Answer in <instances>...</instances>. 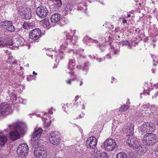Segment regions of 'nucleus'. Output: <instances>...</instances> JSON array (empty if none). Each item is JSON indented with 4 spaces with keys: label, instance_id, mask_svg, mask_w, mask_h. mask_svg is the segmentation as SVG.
Listing matches in <instances>:
<instances>
[{
    "label": "nucleus",
    "instance_id": "nucleus-61",
    "mask_svg": "<svg viewBox=\"0 0 158 158\" xmlns=\"http://www.w3.org/2000/svg\"><path fill=\"white\" fill-rule=\"evenodd\" d=\"M51 57H52V55H51Z\"/></svg>",
    "mask_w": 158,
    "mask_h": 158
},
{
    "label": "nucleus",
    "instance_id": "nucleus-25",
    "mask_svg": "<svg viewBox=\"0 0 158 158\" xmlns=\"http://www.w3.org/2000/svg\"><path fill=\"white\" fill-rule=\"evenodd\" d=\"M70 42L73 45L75 44L77 40V37L75 35L70 36L69 38Z\"/></svg>",
    "mask_w": 158,
    "mask_h": 158
},
{
    "label": "nucleus",
    "instance_id": "nucleus-38",
    "mask_svg": "<svg viewBox=\"0 0 158 158\" xmlns=\"http://www.w3.org/2000/svg\"><path fill=\"white\" fill-rule=\"evenodd\" d=\"M121 44L122 45V46H124V45H128L130 44L129 42L127 40H125L123 41L121 43Z\"/></svg>",
    "mask_w": 158,
    "mask_h": 158
},
{
    "label": "nucleus",
    "instance_id": "nucleus-22",
    "mask_svg": "<svg viewBox=\"0 0 158 158\" xmlns=\"http://www.w3.org/2000/svg\"><path fill=\"white\" fill-rule=\"evenodd\" d=\"M146 86L147 87V89L145 88H144V90L143 92V94L144 95L149 94V91L151 90L152 89V88L150 86H151V84L148 85L146 84L145 85V86Z\"/></svg>",
    "mask_w": 158,
    "mask_h": 158
},
{
    "label": "nucleus",
    "instance_id": "nucleus-50",
    "mask_svg": "<svg viewBox=\"0 0 158 158\" xmlns=\"http://www.w3.org/2000/svg\"><path fill=\"white\" fill-rule=\"evenodd\" d=\"M130 16H131V15H128L127 16V18H129L130 17Z\"/></svg>",
    "mask_w": 158,
    "mask_h": 158
},
{
    "label": "nucleus",
    "instance_id": "nucleus-18",
    "mask_svg": "<svg viewBox=\"0 0 158 158\" xmlns=\"http://www.w3.org/2000/svg\"><path fill=\"white\" fill-rule=\"evenodd\" d=\"M123 130L125 133L129 132V133L132 135L134 133V125L132 123H128L127 126L123 129Z\"/></svg>",
    "mask_w": 158,
    "mask_h": 158
},
{
    "label": "nucleus",
    "instance_id": "nucleus-49",
    "mask_svg": "<svg viewBox=\"0 0 158 158\" xmlns=\"http://www.w3.org/2000/svg\"><path fill=\"white\" fill-rule=\"evenodd\" d=\"M78 116H79V117H77V118H76V119H78V118H81V115H79Z\"/></svg>",
    "mask_w": 158,
    "mask_h": 158
},
{
    "label": "nucleus",
    "instance_id": "nucleus-30",
    "mask_svg": "<svg viewBox=\"0 0 158 158\" xmlns=\"http://www.w3.org/2000/svg\"><path fill=\"white\" fill-rule=\"evenodd\" d=\"M102 152L97 150H95L93 154L94 157L98 158Z\"/></svg>",
    "mask_w": 158,
    "mask_h": 158
},
{
    "label": "nucleus",
    "instance_id": "nucleus-52",
    "mask_svg": "<svg viewBox=\"0 0 158 158\" xmlns=\"http://www.w3.org/2000/svg\"><path fill=\"white\" fill-rule=\"evenodd\" d=\"M59 1L60 2L61 5L62 4V2L61 1V0H60Z\"/></svg>",
    "mask_w": 158,
    "mask_h": 158
},
{
    "label": "nucleus",
    "instance_id": "nucleus-41",
    "mask_svg": "<svg viewBox=\"0 0 158 158\" xmlns=\"http://www.w3.org/2000/svg\"><path fill=\"white\" fill-rule=\"evenodd\" d=\"M155 60L154 59H153V65L155 66H156L158 63V62L157 61H156V62L155 63Z\"/></svg>",
    "mask_w": 158,
    "mask_h": 158
},
{
    "label": "nucleus",
    "instance_id": "nucleus-1",
    "mask_svg": "<svg viewBox=\"0 0 158 158\" xmlns=\"http://www.w3.org/2000/svg\"><path fill=\"white\" fill-rule=\"evenodd\" d=\"M155 130V125L152 123H144L139 127V132L141 134L140 139L144 145L152 146L156 143V137L155 135L149 133L154 132Z\"/></svg>",
    "mask_w": 158,
    "mask_h": 158
},
{
    "label": "nucleus",
    "instance_id": "nucleus-23",
    "mask_svg": "<svg viewBox=\"0 0 158 158\" xmlns=\"http://www.w3.org/2000/svg\"><path fill=\"white\" fill-rule=\"evenodd\" d=\"M147 150V149L146 147H141L137 151V153L139 155H143L146 152Z\"/></svg>",
    "mask_w": 158,
    "mask_h": 158
},
{
    "label": "nucleus",
    "instance_id": "nucleus-9",
    "mask_svg": "<svg viewBox=\"0 0 158 158\" xmlns=\"http://www.w3.org/2000/svg\"><path fill=\"white\" fill-rule=\"evenodd\" d=\"M41 34V30L38 28H36L30 31L29 38L33 41L37 40L40 37Z\"/></svg>",
    "mask_w": 158,
    "mask_h": 158
},
{
    "label": "nucleus",
    "instance_id": "nucleus-5",
    "mask_svg": "<svg viewBox=\"0 0 158 158\" xmlns=\"http://www.w3.org/2000/svg\"><path fill=\"white\" fill-rule=\"evenodd\" d=\"M18 10L22 18L29 19L31 17V11L30 8H23L21 6L19 7Z\"/></svg>",
    "mask_w": 158,
    "mask_h": 158
},
{
    "label": "nucleus",
    "instance_id": "nucleus-20",
    "mask_svg": "<svg viewBox=\"0 0 158 158\" xmlns=\"http://www.w3.org/2000/svg\"><path fill=\"white\" fill-rule=\"evenodd\" d=\"M7 36H8L6 35H4L0 37V48L6 46V41Z\"/></svg>",
    "mask_w": 158,
    "mask_h": 158
},
{
    "label": "nucleus",
    "instance_id": "nucleus-46",
    "mask_svg": "<svg viewBox=\"0 0 158 158\" xmlns=\"http://www.w3.org/2000/svg\"><path fill=\"white\" fill-rule=\"evenodd\" d=\"M96 59L97 60H98V61L99 62H101V60H102V59L101 58H99V59H98V58L97 57H96Z\"/></svg>",
    "mask_w": 158,
    "mask_h": 158
},
{
    "label": "nucleus",
    "instance_id": "nucleus-21",
    "mask_svg": "<svg viewBox=\"0 0 158 158\" xmlns=\"http://www.w3.org/2000/svg\"><path fill=\"white\" fill-rule=\"evenodd\" d=\"M40 24L44 27H48L50 25V22L48 19L45 18L40 22Z\"/></svg>",
    "mask_w": 158,
    "mask_h": 158
},
{
    "label": "nucleus",
    "instance_id": "nucleus-62",
    "mask_svg": "<svg viewBox=\"0 0 158 158\" xmlns=\"http://www.w3.org/2000/svg\"><path fill=\"white\" fill-rule=\"evenodd\" d=\"M104 59H105V58H104V59H103V60H104Z\"/></svg>",
    "mask_w": 158,
    "mask_h": 158
},
{
    "label": "nucleus",
    "instance_id": "nucleus-58",
    "mask_svg": "<svg viewBox=\"0 0 158 158\" xmlns=\"http://www.w3.org/2000/svg\"><path fill=\"white\" fill-rule=\"evenodd\" d=\"M78 9L79 10H81V9H80L79 7H78Z\"/></svg>",
    "mask_w": 158,
    "mask_h": 158
},
{
    "label": "nucleus",
    "instance_id": "nucleus-56",
    "mask_svg": "<svg viewBox=\"0 0 158 158\" xmlns=\"http://www.w3.org/2000/svg\"><path fill=\"white\" fill-rule=\"evenodd\" d=\"M75 31H73V34H75Z\"/></svg>",
    "mask_w": 158,
    "mask_h": 158
},
{
    "label": "nucleus",
    "instance_id": "nucleus-8",
    "mask_svg": "<svg viewBox=\"0 0 158 158\" xmlns=\"http://www.w3.org/2000/svg\"><path fill=\"white\" fill-rule=\"evenodd\" d=\"M1 25L6 31L11 32H13L15 31V28L11 21L6 20L2 22Z\"/></svg>",
    "mask_w": 158,
    "mask_h": 158
},
{
    "label": "nucleus",
    "instance_id": "nucleus-44",
    "mask_svg": "<svg viewBox=\"0 0 158 158\" xmlns=\"http://www.w3.org/2000/svg\"><path fill=\"white\" fill-rule=\"evenodd\" d=\"M106 57L107 58L110 59L111 58L110 55L109 54H108L106 56Z\"/></svg>",
    "mask_w": 158,
    "mask_h": 158
},
{
    "label": "nucleus",
    "instance_id": "nucleus-57",
    "mask_svg": "<svg viewBox=\"0 0 158 158\" xmlns=\"http://www.w3.org/2000/svg\"><path fill=\"white\" fill-rule=\"evenodd\" d=\"M89 57H91V58H92V56L91 55H89Z\"/></svg>",
    "mask_w": 158,
    "mask_h": 158
},
{
    "label": "nucleus",
    "instance_id": "nucleus-17",
    "mask_svg": "<svg viewBox=\"0 0 158 158\" xmlns=\"http://www.w3.org/2000/svg\"><path fill=\"white\" fill-rule=\"evenodd\" d=\"M24 40L22 38H16L15 39L14 42V47L13 49H15V48H18L20 46L24 45Z\"/></svg>",
    "mask_w": 158,
    "mask_h": 158
},
{
    "label": "nucleus",
    "instance_id": "nucleus-16",
    "mask_svg": "<svg viewBox=\"0 0 158 158\" xmlns=\"http://www.w3.org/2000/svg\"><path fill=\"white\" fill-rule=\"evenodd\" d=\"M43 130L41 128H39L32 134L31 138V140H36L38 139L41 135Z\"/></svg>",
    "mask_w": 158,
    "mask_h": 158
},
{
    "label": "nucleus",
    "instance_id": "nucleus-48",
    "mask_svg": "<svg viewBox=\"0 0 158 158\" xmlns=\"http://www.w3.org/2000/svg\"><path fill=\"white\" fill-rule=\"evenodd\" d=\"M33 74L35 75H36L37 74V73H36L35 72L33 71Z\"/></svg>",
    "mask_w": 158,
    "mask_h": 158
},
{
    "label": "nucleus",
    "instance_id": "nucleus-14",
    "mask_svg": "<svg viewBox=\"0 0 158 158\" xmlns=\"http://www.w3.org/2000/svg\"><path fill=\"white\" fill-rule=\"evenodd\" d=\"M10 108L9 104L2 103L0 105V112L3 115H7L9 114Z\"/></svg>",
    "mask_w": 158,
    "mask_h": 158
},
{
    "label": "nucleus",
    "instance_id": "nucleus-35",
    "mask_svg": "<svg viewBox=\"0 0 158 158\" xmlns=\"http://www.w3.org/2000/svg\"><path fill=\"white\" fill-rule=\"evenodd\" d=\"M70 104H69L68 103H66V104H64V106H62V109L64 111H65L67 112V111L65 110L66 108H69L71 106Z\"/></svg>",
    "mask_w": 158,
    "mask_h": 158
},
{
    "label": "nucleus",
    "instance_id": "nucleus-7",
    "mask_svg": "<svg viewBox=\"0 0 158 158\" xmlns=\"http://www.w3.org/2000/svg\"><path fill=\"white\" fill-rule=\"evenodd\" d=\"M103 144L104 148L107 151H111L114 150L116 145L115 140L112 139H106Z\"/></svg>",
    "mask_w": 158,
    "mask_h": 158
},
{
    "label": "nucleus",
    "instance_id": "nucleus-19",
    "mask_svg": "<svg viewBox=\"0 0 158 158\" xmlns=\"http://www.w3.org/2000/svg\"><path fill=\"white\" fill-rule=\"evenodd\" d=\"M7 141L6 136L2 132H0V146L4 145Z\"/></svg>",
    "mask_w": 158,
    "mask_h": 158
},
{
    "label": "nucleus",
    "instance_id": "nucleus-12",
    "mask_svg": "<svg viewBox=\"0 0 158 158\" xmlns=\"http://www.w3.org/2000/svg\"><path fill=\"white\" fill-rule=\"evenodd\" d=\"M61 15L60 14L56 13L53 15L51 17V20L52 23H55V25H59L60 26H62L64 25V23H62L61 19Z\"/></svg>",
    "mask_w": 158,
    "mask_h": 158
},
{
    "label": "nucleus",
    "instance_id": "nucleus-29",
    "mask_svg": "<svg viewBox=\"0 0 158 158\" xmlns=\"http://www.w3.org/2000/svg\"><path fill=\"white\" fill-rule=\"evenodd\" d=\"M7 62L10 64H14L16 63V62L15 61L14 59L11 56H9L8 60H7Z\"/></svg>",
    "mask_w": 158,
    "mask_h": 158
},
{
    "label": "nucleus",
    "instance_id": "nucleus-63",
    "mask_svg": "<svg viewBox=\"0 0 158 158\" xmlns=\"http://www.w3.org/2000/svg\"><path fill=\"white\" fill-rule=\"evenodd\" d=\"M153 73H154V71H153Z\"/></svg>",
    "mask_w": 158,
    "mask_h": 158
},
{
    "label": "nucleus",
    "instance_id": "nucleus-2",
    "mask_svg": "<svg viewBox=\"0 0 158 158\" xmlns=\"http://www.w3.org/2000/svg\"><path fill=\"white\" fill-rule=\"evenodd\" d=\"M9 127L14 130L10 133V139L13 141L19 139L20 136L19 132L21 131V129L18 124L15 123L13 125H9Z\"/></svg>",
    "mask_w": 158,
    "mask_h": 158
},
{
    "label": "nucleus",
    "instance_id": "nucleus-11",
    "mask_svg": "<svg viewBox=\"0 0 158 158\" xmlns=\"http://www.w3.org/2000/svg\"><path fill=\"white\" fill-rule=\"evenodd\" d=\"M126 142L129 146L133 148H138L139 146L138 141L135 137L133 136L129 137Z\"/></svg>",
    "mask_w": 158,
    "mask_h": 158
},
{
    "label": "nucleus",
    "instance_id": "nucleus-45",
    "mask_svg": "<svg viewBox=\"0 0 158 158\" xmlns=\"http://www.w3.org/2000/svg\"><path fill=\"white\" fill-rule=\"evenodd\" d=\"M66 82L68 84L70 85L71 84V82L70 80H68L67 81H66Z\"/></svg>",
    "mask_w": 158,
    "mask_h": 158
},
{
    "label": "nucleus",
    "instance_id": "nucleus-42",
    "mask_svg": "<svg viewBox=\"0 0 158 158\" xmlns=\"http://www.w3.org/2000/svg\"><path fill=\"white\" fill-rule=\"evenodd\" d=\"M123 23H127V20H126V19H125L124 18H123Z\"/></svg>",
    "mask_w": 158,
    "mask_h": 158
},
{
    "label": "nucleus",
    "instance_id": "nucleus-32",
    "mask_svg": "<svg viewBox=\"0 0 158 158\" xmlns=\"http://www.w3.org/2000/svg\"><path fill=\"white\" fill-rule=\"evenodd\" d=\"M89 63L88 61L85 62L84 66L83 67L82 69L87 72L89 68Z\"/></svg>",
    "mask_w": 158,
    "mask_h": 158
},
{
    "label": "nucleus",
    "instance_id": "nucleus-55",
    "mask_svg": "<svg viewBox=\"0 0 158 158\" xmlns=\"http://www.w3.org/2000/svg\"><path fill=\"white\" fill-rule=\"evenodd\" d=\"M111 49H114V47H113V46H112V47H111Z\"/></svg>",
    "mask_w": 158,
    "mask_h": 158
},
{
    "label": "nucleus",
    "instance_id": "nucleus-39",
    "mask_svg": "<svg viewBox=\"0 0 158 158\" xmlns=\"http://www.w3.org/2000/svg\"><path fill=\"white\" fill-rule=\"evenodd\" d=\"M66 36L68 40H69L70 37V36H70V35L69 34V33H67V34H66Z\"/></svg>",
    "mask_w": 158,
    "mask_h": 158
},
{
    "label": "nucleus",
    "instance_id": "nucleus-37",
    "mask_svg": "<svg viewBox=\"0 0 158 158\" xmlns=\"http://www.w3.org/2000/svg\"><path fill=\"white\" fill-rule=\"evenodd\" d=\"M79 97V96H77L76 97H75V102H76V103H75L74 104V105H76V104H77V106H78L79 105H81V103L80 102H77V99L78 98V97Z\"/></svg>",
    "mask_w": 158,
    "mask_h": 158
},
{
    "label": "nucleus",
    "instance_id": "nucleus-4",
    "mask_svg": "<svg viewBox=\"0 0 158 158\" xmlns=\"http://www.w3.org/2000/svg\"><path fill=\"white\" fill-rule=\"evenodd\" d=\"M28 147L26 143H22L19 145L17 152L19 155V158H26V156L28 153Z\"/></svg>",
    "mask_w": 158,
    "mask_h": 158
},
{
    "label": "nucleus",
    "instance_id": "nucleus-40",
    "mask_svg": "<svg viewBox=\"0 0 158 158\" xmlns=\"http://www.w3.org/2000/svg\"><path fill=\"white\" fill-rule=\"evenodd\" d=\"M157 88H156V96H157L158 95V83L156 85Z\"/></svg>",
    "mask_w": 158,
    "mask_h": 158
},
{
    "label": "nucleus",
    "instance_id": "nucleus-34",
    "mask_svg": "<svg viewBox=\"0 0 158 158\" xmlns=\"http://www.w3.org/2000/svg\"><path fill=\"white\" fill-rule=\"evenodd\" d=\"M108 156L107 153L105 152H102L98 158H107Z\"/></svg>",
    "mask_w": 158,
    "mask_h": 158
},
{
    "label": "nucleus",
    "instance_id": "nucleus-26",
    "mask_svg": "<svg viewBox=\"0 0 158 158\" xmlns=\"http://www.w3.org/2000/svg\"><path fill=\"white\" fill-rule=\"evenodd\" d=\"M117 158H128V156L126 153L123 152H121L117 154Z\"/></svg>",
    "mask_w": 158,
    "mask_h": 158
},
{
    "label": "nucleus",
    "instance_id": "nucleus-47",
    "mask_svg": "<svg viewBox=\"0 0 158 158\" xmlns=\"http://www.w3.org/2000/svg\"><path fill=\"white\" fill-rule=\"evenodd\" d=\"M83 83V82H82V79L81 80V82H80V86H81L82 84Z\"/></svg>",
    "mask_w": 158,
    "mask_h": 158
},
{
    "label": "nucleus",
    "instance_id": "nucleus-6",
    "mask_svg": "<svg viewBox=\"0 0 158 158\" xmlns=\"http://www.w3.org/2000/svg\"><path fill=\"white\" fill-rule=\"evenodd\" d=\"M36 15L40 18L45 17L48 14V10L44 6L41 5L38 7L36 9Z\"/></svg>",
    "mask_w": 158,
    "mask_h": 158
},
{
    "label": "nucleus",
    "instance_id": "nucleus-27",
    "mask_svg": "<svg viewBox=\"0 0 158 158\" xmlns=\"http://www.w3.org/2000/svg\"><path fill=\"white\" fill-rule=\"evenodd\" d=\"M68 42L66 40H64L61 45L60 48L61 49H66L67 48Z\"/></svg>",
    "mask_w": 158,
    "mask_h": 158
},
{
    "label": "nucleus",
    "instance_id": "nucleus-43",
    "mask_svg": "<svg viewBox=\"0 0 158 158\" xmlns=\"http://www.w3.org/2000/svg\"><path fill=\"white\" fill-rule=\"evenodd\" d=\"M118 52V50L117 49L114 50V54H116Z\"/></svg>",
    "mask_w": 158,
    "mask_h": 158
},
{
    "label": "nucleus",
    "instance_id": "nucleus-28",
    "mask_svg": "<svg viewBox=\"0 0 158 158\" xmlns=\"http://www.w3.org/2000/svg\"><path fill=\"white\" fill-rule=\"evenodd\" d=\"M31 23L25 22L23 25V27L25 29L28 30L31 27Z\"/></svg>",
    "mask_w": 158,
    "mask_h": 158
},
{
    "label": "nucleus",
    "instance_id": "nucleus-51",
    "mask_svg": "<svg viewBox=\"0 0 158 158\" xmlns=\"http://www.w3.org/2000/svg\"><path fill=\"white\" fill-rule=\"evenodd\" d=\"M48 113L49 114H52V112H51V111H49L48 112Z\"/></svg>",
    "mask_w": 158,
    "mask_h": 158
},
{
    "label": "nucleus",
    "instance_id": "nucleus-3",
    "mask_svg": "<svg viewBox=\"0 0 158 158\" xmlns=\"http://www.w3.org/2000/svg\"><path fill=\"white\" fill-rule=\"evenodd\" d=\"M49 140L52 144L54 145H59L61 142L59 133L56 131L51 132L49 135Z\"/></svg>",
    "mask_w": 158,
    "mask_h": 158
},
{
    "label": "nucleus",
    "instance_id": "nucleus-33",
    "mask_svg": "<svg viewBox=\"0 0 158 158\" xmlns=\"http://www.w3.org/2000/svg\"><path fill=\"white\" fill-rule=\"evenodd\" d=\"M129 108V106L128 105H124L120 107V110L122 112L125 111L127 110Z\"/></svg>",
    "mask_w": 158,
    "mask_h": 158
},
{
    "label": "nucleus",
    "instance_id": "nucleus-10",
    "mask_svg": "<svg viewBox=\"0 0 158 158\" xmlns=\"http://www.w3.org/2000/svg\"><path fill=\"white\" fill-rule=\"evenodd\" d=\"M34 154L36 158H46L47 156V152L40 148H35Z\"/></svg>",
    "mask_w": 158,
    "mask_h": 158
},
{
    "label": "nucleus",
    "instance_id": "nucleus-60",
    "mask_svg": "<svg viewBox=\"0 0 158 158\" xmlns=\"http://www.w3.org/2000/svg\"><path fill=\"white\" fill-rule=\"evenodd\" d=\"M152 58L153 59V56L152 55Z\"/></svg>",
    "mask_w": 158,
    "mask_h": 158
},
{
    "label": "nucleus",
    "instance_id": "nucleus-54",
    "mask_svg": "<svg viewBox=\"0 0 158 158\" xmlns=\"http://www.w3.org/2000/svg\"><path fill=\"white\" fill-rule=\"evenodd\" d=\"M94 57V59H95L96 57V56H94V57Z\"/></svg>",
    "mask_w": 158,
    "mask_h": 158
},
{
    "label": "nucleus",
    "instance_id": "nucleus-59",
    "mask_svg": "<svg viewBox=\"0 0 158 158\" xmlns=\"http://www.w3.org/2000/svg\"><path fill=\"white\" fill-rule=\"evenodd\" d=\"M135 31H137V29H136V30H135Z\"/></svg>",
    "mask_w": 158,
    "mask_h": 158
},
{
    "label": "nucleus",
    "instance_id": "nucleus-53",
    "mask_svg": "<svg viewBox=\"0 0 158 158\" xmlns=\"http://www.w3.org/2000/svg\"><path fill=\"white\" fill-rule=\"evenodd\" d=\"M100 2L102 4H103V3L102 1H100Z\"/></svg>",
    "mask_w": 158,
    "mask_h": 158
},
{
    "label": "nucleus",
    "instance_id": "nucleus-13",
    "mask_svg": "<svg viewBox=\"0 0 158 158\" xmlns=\"http://www.w3.org/2000/svg\"><path fill=\"white\" fill-rule=\"evenodd\" d=\"M97 143V140L95 137L93 136L89 137L86 141V144L87 147L93 149L96 148Z\"/></svg>",
    "mask_w": 158,
    "mask_h": 158
},
{
    "label": "nucleus",
    "instance_id": "nucleus-24",
    "mask_svg": "<svg viewBox=\"0 0 158 158\" xmlns=\"http://www.w3.org/2000/svg\"><path fill=\"white\" fill-rule=\"evenodd\" d=\"M73 8V6L71 3H69L67 4L64 7V10L67 11H71Z\"/></svg>",
    "mask_w": 158,
    "mask_h": 158
},
{
    "label": "nucleus",
    "instance_id": "nucleus-15",
    "mask_svg": "<svg viewBox=\"0 0 158 158\" xmlns=\"http://www.w3.org/2000/svg\"><path fill=\"white\" fill-rule=\"evenodd\" d=\"M75 66V61L73 59H70L69 62V65L68 69L71 70V72H69L68 73H69L71 76V79L73 81L76 78V75L75 74L74 72L72 71L73 70L74 67Z\"/></svg>",
    "mask_w": 158,
    "mask_h": 158
},
{
    "label": "nucleus",
    "instance_id": "nucleus-36",
    "mask_svg": "<svg viewBox=\"0 0 158 158\" xmlns=\"http://www.w3.org/2000/svg\"><path fill=\"white\" fill-rule=\"evenodd\" d=\"M11 95H9V97L10 98V100H16V97L15 94L13 93H11Z\"/></svg>",
    "mask_w": 158,
    "mask_h": 158
},
{
    "label": "nucleus",
    "instance_id": "nucleus-31",
    "mask_svg": "<svg viewBox=\"0 0 158 158\" xmlns=\"http://www.w3.org/2000/svg\"><path fill=\"white\" fill-rule=\"evenodd\" d=\"M6 45H13V48H14V42H13L12 40L10 38H7V40H6Z\"/></svg>",
    "mask_w": 158,
    "mask_h": 158
}]
</instances>
